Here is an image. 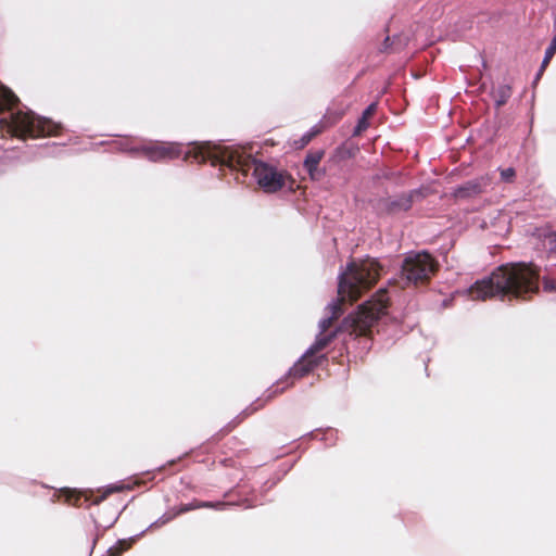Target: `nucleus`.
Here are the masks:
<instances>
[{
	"label": "nucleus",
	"instance_id": "obj_1",
	"mask_svg": "<svg viewBox=\"0 0 556 556\" xmlns=\"http://www.w3.org/2000/svg\"><path fill=\"white\" fill-rule=\"evenodd\" d=\"M187 155L189 157L192 155L197 162H210L213 166H227L231 170L241 173L243 177L253 170L258 186L268 193L281 190L288 182L293 184L291 175L286 170L253 159L244 149L205 143L194 147Z\"/></svg>",
	"mask_w": 556,
	"mask_h": 556
},
{
	"label": "nucleus",
	"instance_id": "obj_2",
	"mask_svg": "<svg viewBox=\"0 0 556 556\" xmlns=\"http://www.w3.org/2000/svg\"><path fill=\"white\" fill-rule=\"evenodd\" d=\"M540 270L532 264L510 263L501 265L492 274L478 280L469 289L472 300L492 298L527 301L539 292Z\"/></svg>",
	"mask_w": 556,
	"mask_h": 556
},
{
	"label": "nucleus",
	"instance_id": "obj_3",
	"mask_svg": "<svg viewBox=\"0 0 556 556\" xmlns=\"http://www.w3.org/2000/svg\"><path fill=\"white\" fill-rule=\"evenodd\" d=\"M380 264L372 258L352 261L346 270L340 275L338 285V300L329 304L331 316L339 318L343 313V304L349 301L356 302L363 292L370 289L379 279Z\"/></svg>",
	"mask_w": 556,
	"mask_h": 556
},
{
	"label": "nucleus",
	"instance_id": "obj_4",
	"mask_svg": "<svg viewBox=\"0 0 556 556\" xmlns=\"http://www.w3.org/2000/svg\"><path fill=\"white\" fill-rule=\"evenodd\" d=\"M390 305L387 289L378 290L370 300L358 307V311L343 320L342 328L349 332V338L355 340L358 337L369 338L371 327L388 313Z\"/></svg>",
	"mask_w": 556,
	"mask_h": 556
},
{
	"label": "nucleus",
	"instance_id": "obj_5",
	"mask_svg": "<svg viewBox=\"0 0 556 556\" xmlns=\"http://www.w3.org/2000/svg\"><path fill=\"white\" fill-rule=\"evenodd\" d=\"M0 124H5L8 132L18 137L56 136L61 130L52 121L23 111L11 112L8 118H0Z\"/></svg>",
	"mask_w": 556,
	"mask_h": 556
},
{
	"label": "nucleus",
	"instance_id": "obj_6",
	"mask_svg": "<svg viewBox=\"0 0 556 556\" xmlns=\"http://www.w3.org/2000/svg\"><path fill=\"white\" fill-rule=\"evenodd\" d=\"M439 269V264L427 252L409 254L402 264V277L414 286L429 283Z\"/></svg>",
	"mask_w": 556,
	"mask_h": 556
},
{
	"label": "nucleus",
	"instance_id": "obj_7",
	"mask_svg": "<svg viewBox=\"0 0 556 556\" xmlns=\"http://www.w3.org/2000/svg\"><path fill=\"white\" fill-rule=\"evenodd\" d=\"M206 142L201 143H192L186 152L182 151V146L176 142H153L146 146H142L140 148V151L142 154L153 162H160V161H167V160H174L179 157L181 154H184L185 161L197 163L194 157L190 155V157L187 155L190 153L194 147L205 144ZM202 162H198V164H201Z\"/></svg>",
	"mask_w": 556,
	"mask_h": 556
},
{
	"label": "nucleus",
	"instance_id": "obj_8",
	"mask_svg": "<svg viewBox=\"0 0 556 556\" xmlns=\"http://www.w3.org/2000/svg\"><path fill=\"white\" fill-rule=\"evenodd\" d=\"M124 489L123 485L110 486L103 491L101 495L94 496L92 493L79 492L71 489H62L61 497H64L65 503L75 507H81L86 503L87 507L90 505H98L104 501L110 494L114 492H121Z\"/></svg>",
	"mask_w": 556,
	"mask_h": 556
},
{
	"label": "nucleus",
	"instance_id": "obj_9",
	"mask_svg": "<svg viewBox=\"0 0 556 556\" xmlns=\"http://www.w3.org/2000/svg\"><path fill=\"white\" fill-rule=\"evenodd\" d=\"M417 194V191H412L394 199H382L378 202V212L379 214L384 215H394L400 212H407L413 206L414 197Z\"/></svg>",
	"mask_w": 556,
	"mask_h": 556
},
{
	"label": "nucleus",
	"instance_id": "obj_10",
	"mask_svg": "<svg viewBox=\"0 0 556 556\" xmlns=\"http://www.w3.org/2000/svg\"><path fill=\"white\" fill-rule=\"evenodd\" d=\"M326 359V355H312L307 351L289 371V376L295 379L303 378L318 367Z\"/></svg>",
	"mask_w": 556,
	"mask_h": 556
},
{
	"label": "nucleus",
	"instance_id": "obj_11",
	"mask_svg": "<svg viewBox=\"0 0 556 556\" xmlns=\"http://www.w3.org/2000/svg\"><path fill=\"white\" fill-rule=\"evenodd\" d=\"M227 505H229V504L225 503V502H205V501L193 500L192 502H190L188 504H181L176 509V511L172 516H169L164 522L172 520L173 518H175L179 515L186 514V513L194 510V509H199V508L222 509Z\"/></svg>",
	"mask_w": 556,
	"mask_h": 556
},
{
	"label": "nucleus",
	"instance_id": "obj_12",
	"mask_svg": "<svg viewBox=\"0 0 556 556\" xmlns=\"http://www.w3.org/2000/svg\"><path fill=\"white\" fill-rule=\"evenodd\" d=\"M513 94V89L508 84H501L494 87L491 91V97L495 102L497 109L502 108L507 103Z\"/></svg>",
	"mask_w": 556,
	"mask_h": 556
},
{
	"label": "nucleus",
	"instance_id": "obj_13",
	"mask_svg": "<svg viewBox=\"0 0 556 556\" xmlns=\"http://www.w3.org/2000/svg\"><path fill=\"white\" fill-rule=\"evenodd\" d=\"M18 103V98L7 87L0 84V113L11 111Z\"/></svg>",
	"mask_w": 556,
	"mask_h": 556
},
{
	"label": "nucleus",
	"instance_id": "obj_14",
	"mask_svg": "<svg viewBox=\"0 0 556 556\" xmlns=\"http://www.w3.org/2000/svg\"><path fill=\"white\" fill-rule=\"evenodd\" d=\"M482 192V185L478 180L467 181L458 187L455 195L460 199L470 198Z\"/></svg>",
	"mask_w": 556,
	"mask_h": 556
},
{
	"label": "nucleus",
	"instance_id": "obj_15",
	"mask_svg": "<svg viewBox=\"0 0 556 556\" xmlns=\"http://www.w3.org/2000/svg\"><path fill=\"white\" fill-rule=\"evenodd\" d=\"M337 332H330V333H319L314 344L307 350V352L312 355H318L319 352H321L324 349H326L331 341L334 339Z\"/></svg>",
	"mask_w": 556,
	"mask_h": 556
},
{
	"label": "nucleus",
	"instance_id": "obj_16",
	"mask_svg": "<svg viewBox=\"0 0 556 556\" xmlns=\"http://www.w3.org/2000/svg\"><path fill=\"white\" fill-rule=\"evenodd\" d=\"M376 110H377L376 103H371L370 105H368L366 108V110L363 112L362 117L359 118V121L354 129L355 136L361 135L363 131H365L368 128V126H369L368 121L376 113Z\"/></svg>",
	"mask_w": 556,
	"mask_h": 556
},
{
	"label": "nucleus",
	"instance_id": "obj_17",
	"mask_svg": "<svg viewBox=\"0 0 556 556\" xmlns=\"http://www.w3.org/2000/svg\"><path fill=\"white\" fill-rule=\"evenodd\" d=\"M324 155H325V151L321 149L307 152V154L304 159V162H303V167L319 166L320 161L323 160Z\"/></svg>",
	"mask_w": 556,
	"mask_h": 556
},
{
	"label": "nucleus",
	"instance_id": "obj_18",
	"mask_svg": "<svg viewBox=\"0 0 556 556\" xmlns=\"http://www.w3.org/2000/svg\"><path fill=\"white\" fill-rule=\"evenodd\" d=\"M132 540H119L114 546L110 547L105 556H121L132 545Z\"/></svg>",
	"mask_w": 556,
	"mask_h": 556
},
{
	"label": "nucleus",
	"instance_id": "obj_19",
	"mask_svg": "<svg viewBox=\"0 0 556 556\" xmlns=\"http://www.w3.org/2000/svg\"><path fill=\"white\" fill-rule=\"evenodd\" d=\"M555 53H556V37L553 38L549 47L545 51V56L542 61L541 68H540L538 76L542 75V73L548 66V64H549L551 60L553 59V56L555 55Z\"/></svg>",
	"mask_w": 556,
	"mask_h": 556
},
{
	"label": "nucleus",
	"instance_id": "obj_20",
	"mask_svg": "<svg viewBox=\"0 0 556 556\" xmlns=\"http://www.w3.org/2000/svg\"><path fill=\"white\" fill-rule=\"evenodd\" d=\"M320 132L319 129H312L311 131L304 134L299 141H295L296 148L302 149L307 146L314 137H316Z\"/></svg>",
	"mask_w": 556,
	"mask_h": 556
},
{
	"label": "nucleus",
	"instance_id": "obj_21",
	"mask_svg": "<svg viewBox=\"0 0 556 556\" xmlns=\"http://www.w3.org/2000/svg\"><path fill=\"white\" fill-rule=\"evenodd\" d=\"M305 170L308 173L309 177L312 180H320L321 178H324V176L326 175V172L324 169H321L319 166H314V167H304Z\"/></svg>",
	"mask_w": 556,
	"mask_h": 556
},
{
	"label": "nucleus",
	"instance_id": "obj_22",
	"mask_svg": "<svg viewBox=\"0 0 556 556\" xmlns=\"http://www.w3.org/2000/svg\"><path fill=\"white\" fill-rule=\"evenodd\" d=\"M516 177V172L513 167H508L501 170V178L503 181L513 182Z\"/></svg>",
	"mask_w": 556,
	"mask_h": 556
},
{
	"label": "nucleus",
	"instance_id": "obj_23",
	"mask_svg": "<svg viewBox=\"0 0 556 556\" xmlns=\"http://www.w3.org/2000/svg\"><path fill=\"white\" fill-rule=\"evenodd\" d=\"M338 318H334L333 316H329L327 318H324L320 324H319V327H320V332L321 333H327V331L331 328V326L333 325V323L337 320Z\"/></svg>",
	"mask_w": 556,
	"mask_h": 556
},
{
	"label": "nucleus",
	"instance_id": "obj_24",
	"mask_svg": "<svg viewBox=\"0 0 556 556\" xmlns=\"http://www.w3.org/2000/svg\"><path fill=\"white\" fill-rule=\"evenodd\" d=\"M547 244L551 252H556V231L551 232L547 237Z\"/></svg>",
	"mask_w": 556,
	"mask_h": 556
},
{
	"label": "nucleus",
	"instance_id": "obj_25",
	"mask_svg": "<svg viewBox=\"0 0 556 556\" xmlns=\"http://www.w3.org/2000/svg\"><path fill=\"white\" fill-rule=\"evenodd\" d=\"M399 37H390V36H387L384 41H383V51H393V43L395 41V39H397Z\"/></svg>",
	"mask_w": 556,
	"mask_h": 556
}]
</instances>
